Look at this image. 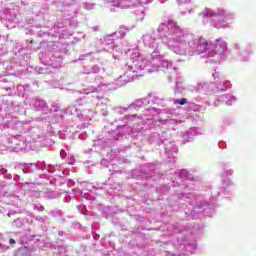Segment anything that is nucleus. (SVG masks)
<instances>
[{"label":"nucleus","mask_w":256,"mask_h":256,"mask_svg":"<svg viewBox=\"0 0 256 256\" xmlns=\"http://www.w3.org/2000/svg\"><path fill=\"white\" fill-rule=\"evenodd\" d=\"M9 243H10V245H15V239L11 238Z\"/></svg>","instance_id":"nucleus-3"},{"label":"nucleus","mask_w":256,"mask_h":256,"mask_svg":"<svg viewBox=\"0 0 256 256\" xmlns=\"http://www.w3.org/2000/svg\"><path fill=\"white\" fill-rule=\"evenodd\" d=\"M179 3H187V0H178Z\"/></svg>","instance_id":"nucleus-4"},{"label":"nucleus","mask_w":256,"mask_h":256,"mask_svg":"<svg viewBox=\"0 0 256 256\" xmlns=\"http://www.w3.org/2000/svg\"><path fill=\"white\" fill-rule=\"evenodd\" d=\"M174 105H187V100L185 98L176 99Z\"/></svg>","instance_id":"nucleus-1"},{"label":"nucleus","mask_w":256,"mask_h":256,"mask_svg":"<svg viewBox=\"0 0 256 256\" xmlns=\"http://www.w3.org/2000/svg\"><path fill=\"white\" fill-rule=\"evenodd\" d=\"M208 17H215L216 15H219L217 12H208L207 13Z\"/></svg>","instance_id":"nucleus-2"}]
</instances>
